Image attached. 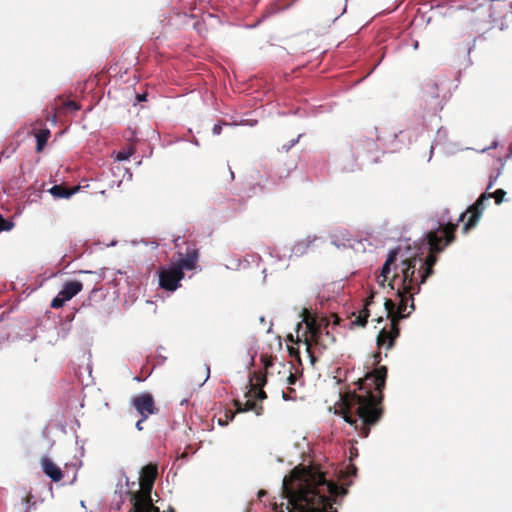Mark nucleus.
<instances>
[{"label": "nucleus", "instance_id": "0eeeda50", "mask_svg": "<svg viewBox=\"0 0 512 512\" xmlns=\"http://www.w3.org/2000/svg\"><path fill=\"white\" fill-rule=\"evenodd\" d=\"M83 288V285L79 281L66 282L62 289L58 292L57 296L51 301V307L59 309L64 304L76 296Z\"/></svg>", "mask_w": 512, "mask_h": 512}, {"label": "nucleus", "instance_id": "b1692460", "mask_svg": "<svg viewBox=\"0 0 512 512\" xmlns=\"http://www.w3.org/2000/svg\"><path fill=\"white\" fill-rule=\"evenodd\" d=\"M146 419H143V417L136 423V428L141 431L143 429L142 427V423L145 421Z\"/></svg>", "mask_w": 512, "mask_h": 512}, {"label": "nucleus", "instance_id": "39448f33", "mask_svg": "<svg viewBox=\"0 0 512 512\" xmlns=\"http://www.w3.org/2000/svg\"><path fill=\"white\" fill-rule=\"evenodd\" d=\"M304 326L299 325L297 331V341L303 342L307 351L312 354L313 347L320 346L321 333L315 321L308 316L303 319Z\"/></svg>", "mask_w": 512, "mask_h": 512}, {"label": "nucleus", "instance_id": "cd10ccee", "mask_svg": "<svg viewBox=\"0 0 512 512\" xmlns=\"http://www.w3.org/2000/svg\"><path fill=\"white\" fill-rule=\"evenodd\" d=\"M493 184H494V180H491L489 185H488V187H487V190L491 189Z\"/></svg>", "mask_w": 512, "mask_h": 512}, {"label": "nucleus", "instance_id": "f257e3e1", "mask_svg": "<svg viewBox=\"0 0 512 512\" xmlns=\"http://www.w3.org/2000/svg\"><path fill=\"white\" fill-rule=\"evenodd\" d=\"M454 224H447L438 235L439 231L429 232L423 244L430 252V255L423 260V252L406 255L399 247L389 252L380 273L376 276V282L380 287L388 286L393 298L385 299V310L390 318V328H383L378 337L379 347L390 349L399 331L397 322L401 318L409 316L414 311L413 295L418 293L420 285L425 282L432 273V267L436 262L435 252L442 250L440 243L445 238V245L452 242Z\"/></svg>", "mask_w": 512, "mask_h": 512}, {"label": "nucleus", "instance_id": "473e14b6", "mask_svg": "<svg viewBox=\"0 0 512 512\" xmlns=\"http://www.w3.org/2000/svg\"><path fill=\"white\" fill-rule=\"evenodd\" d=\"M289 340L293 341V336L292 335L289 336Z\"/></svg>", "mask_w": 512, "mask_h": 512}, {"label": "nucleus", "instance_id": "423d86ee", "mask_svg": "<svg viewBox=\"0 0 512 512\" xmlns=\"http://www.w3.org/2000/svg\"><path fill=\"white\" fill-rule=\"evenodd\" d=\"M159 285L166 291L173 292L179 287L180 281L184 278V273L177 270L172 264L163 266L158 271Z\"/></svg>", "mask_w": 512, "mask_h": 512}, {"label": "nucleus", "instance_id": "9d476101", "mask_svg": "<svg viewBox=\"0 0 512 512\" xmlns=\"http://www.w3.org/2000/svg\"><path fill=\"white\" fill-rule=\"evenodd\" d=\"M198 261V253L196 250H191L185 255H181L180 258L171 263L177 270L184 273L185 270H192L195 268L196 263Z\"/></svg>", "mask_w": 512, "mask_h": 512}, {"label": "nucleus", "instance_id": "20e7f679", "mask_svg": "<svg viewBox=\"0 0 512 512\" xmlns=\"http://www.w3.org/2000/svg\"><path fill=\"white\" fill-rule=\"evenodd\" d=\"M157 475V469L153 465L145 466L141 471V492L134 497L133 512H160L152 504L151 489Z\"/></svg>", "mask_w": 512, "mask_h": 512}, {"label": "nucleus", "instance_id": "f8f14e48", "mask_svg": "<svg viewBox=\"0 0 512 512\" xmlns=\"http://www.w3.org/2000/svg\"><path fill=\"white\" fill-rule=\"evenodd\" d=\"M79 190V187L73 189H66L60 185H54L49 191L55 198H70Z\"/></svg>", "mask_w": 512, "mask_h": 512}, {"label": "nucleus", "instance_id": "7c9ffc66", "mask_svg": "<svg viewBox=\"0 0 512 512\" xmlns=\"http://www.w3.org/2000/svg\"><path fill=\"white\" fill-rule=\"evenodd\" d=\"M417 47H418V42L416 41V42L414 43V48H415V49H417Z\"/></svg>", "mask_w": 512, "mask_h": 512}, {"label": "nucleus", "instance_id": "a878e982", "mask_svg": "<svg viewBox=\"0 0 512 512\" xmlns=\"http://www.w3.org/2000/svg\"><path fill=\"white\" fill-rule=\"evenodd\" d=\"M295 380H296V378L293 374H290L289 377L287 378V381L289 384H294Z\"/></svg>", "mask_w": 512, "mask_h": 512}, {"label": "nucleus", "instance_id": "bb28decb", "mask_svg": "<svg viewBox=\"0 0 512 512\" xmlns=\"http://www.w3.org/2000/svg\"><path fill=\"white\" fill-rule=\"evenodd\" d=\"M300 136L301 135H299L296 139L291 141V144L287 147V150L290 149L291 147H293L298 142Z\"/></svg>", "mask_w": 512, "mask_h": 512}, {"label": "nucleus", "instance_id": "2f4dec72", "mask_svg": "<svg viewBox=\"0 0 512 512\" xmlns=\"http://www.w3.org/2000/svg\"><path fill=\"white\" fill-rule=\"evenodd\" d=\"M116 243L113 241L108 246H114Z\"/></svg>", "mask_w": 512, "mask_h": 512}, {"label": "nucleus", "instance_id": "4be33fe9", "mask_svg": "<svg viewBox=\"0 0 512 512\" xmlns=\"http://www.w3.org/2000/svg\"><path fill=\"white\" fill-rule=\"evenodd\" d=\"M254 393L258 399H264L266 397L265 392L262 390H255Z\"/></svg>", "mask_w": 512, "mask_h": 512}, {"label": "nucleus", "instance_id": "4468645a", "mask_svg": "<svg viewBox=\"0 0 512 512\" xmlns=\"http://www.w3.org/2000/svg\"><path fill=\"white\" fill-rule=\"evenodd\" d=\"M235 406L237 409V412H246L254 410L257 415L261 414V407L256 408V405L251 400H247L245 403H242L240 401H235Z\"/></svg>", "mask_w": 512, "mask_h": 512}, {"label": "nucleus", "instance_id": "412c9836", "mask_svg": "<svg viewBox=\"0 0 512 512\" xmlns=\"http://www.w3.org/2000/svg\"><path fill=\"white\" fill-rule=\"evenodd\" d=\"M222 126L220 124H215L212 131L214 135H219L221 133Z\"/></svg>", "mask_w": 512, "mask_h": 512}, {"label": "nucleus", "instance_id": "dca6fc26", "mask_svg": "<svg viewBox=\"0 0 512 512\" xmlns=\"http://www.w3.org/2000/svg\"><path fill=\"white\" fill-rule=\"evenodd\" d=\"M13 228V223L7 221L0 215V232L9 231Z\"/></svg>", "mask_w": 512, "mask_h": 512}, {"label": "nucleus", "instance_id": "a211bd4d", "mask_svg": "<svg viewBox=\"0 0 512 512\" xmlns=\"http://www.w3.org/2000/svg\"><path fill=\"white\" fill-rule=\"evenodd\" d=\"M368 311L367 309L365 308V310L363 311L362 314H360L356 320L354 321V323L358 324V325H361V326H364L366 321H367V317H368Z\"/></svg>", "mask_w": 512, "mask_h": 512}, {"label": "nucleus", "instance_id": "7ed1b4c3", "mask_svg": "<svg viewBox=\"0 0 512 512\" xmlns=\"http://www.w3.org/2000/svg\"><path fill=\"white\" fill-rule=\"evenodd\" d=\"M386 374L384 366L367 373L359 380L357 391L340 395L339 401L335 404V413L342 415L347 423L359 430L361 437H367L370 426L380 418L381 410L378 405Z\"/></svg>", "mask_w": 512, "mask_h": 512}, {"label": "nucleus", "instance_id": "ddd939ff", "mask_svg": "<svg viewBox=\"0 0 512 512\" xmlns=\"http://www.w3.org/2000/svg\"><path fill=\"white\" fill-rule=\"evenodd\" d=\"M317 238L316 237H311V236H308L305 240H302V241H299L297 242L293 248H292V252L296 255V256H299L301 254H303L306 249L314 242L316 241Z\"/></svg>", "mask_w": 512, "mask_h": 512}, {"label": "nucleus", "instance_id": "aec40b11", "mask_svg": "<svg viewBox=\"0 0 512 512\" xmlns=\"http://www.w3.org/2000/svg\"><path fill=\"white\" fill-rule=\"evenodd\" d=\"M131 152L130 151H122V152H119L117 155H116V160L118 161H124V160H127L129 159V157L131 156Z\"/></svg>", "mask_w": 512, "mask_h": 512}, {"label": "nucleus", "instance_id": "9b49d317", "mask_svg": "<svg viewBox=\"0 0 512 512\" xmlns=\"http://www.w3.org/2000/svg\"><path fill=\"white\" fill-rule=\"evenodd\" d=\"M41 464L44 473L54 482H58L62 479L61 469L56 464H54L49 458H43Z\"/></svg>", "mask_w": 512, "mask_h": 512}, {"label": "nucleus", "instance_id": "f03ea898", "mask_svg": "<svg viewBox=\"0 0 512 512\" xmlns=\"http://www.w3.org/2000/svg\"><path fill=\"white\" fill-rule=\"evenodd\" d=\"M346 490L314 466H297L282 481V494L286 502L277 512H336L331 499Z\"/></svg>", "mask_w": 512, "mask_h": 512}, {"label": "nucleus", "instance_id": "6e6552de", "mask_svg": "<svg viewBox=\"0 0 512 512\" xmlns=\"http://www.w3.org/2000/svg\"><path fill=\"white\" fill-rule=\"evenodd\" d=\"M132 405L143 419H147L150 415L156 412L154 399L149 393H142L135 396L132 399Z\"/></svg>", "mask_w": 512, "mask_h": 512}, {"label": "nucleus", "instance_id": "5701e85b", "mask_svg": "<svg viewBox=\"0 0 512 512\" xmlns=\"http://www.w3.org/2000/svg\"><path fill=\"white\" fill-rule=\"evenodd\" d=\"M209 376H210V367H209V365H206V376H205L203 382L200 383V386H202L208 380Z\"/></svg>", "mask_w": 512, "mask_h": 512}, {"label": "nucleus", "instance_id": "2eb2a0df", "mask_svg": "<svg viewBox=\"0 0 512 512\" xmlns=\"http://www.w3.org/2000/svg\"><path fill=\"white\" fill-rule=\"evenodd\" d=\"M49 136H50V131L48 129L40 130L36 134V142H37L36 150L38 152H40L44 148V146L46 145V143L48 141Z\"/></svg>", "mask_w": 512, "mask_h": 512}, {"label": "nucleus", "instance_id": "c85d7f7f", "mask_svg": "<svg viewBox=\"0 0 512 512\" xmlns=\"http://www.w3.org/2000/svg\"><path fill=\"white\" fill-rule=\"evenodd\" d=\"M373 297H374V295H373V294H371V296H370L369 300H368V301H367V303H366V306L370 304V302L372 301Z\"/></svg>", "mask_w": 512, "mask_h": 512}, {"label": "nucleus", "instance_id": "393cba45", "mask_svg": "<svg viewBox=\"0 0 512 512\" xmlns=\"http://www.w3.org/2000/svg\"><path fill=\"white\" fill-rule=\"evenodd\" d=\"M67 105L72 110H78L79 109V107L77 106V104L75 102L70 101Z\"/></svg>", "mask_w": 512, "mask_h": 512}, {"label": "nucleus", "instance_id": "f3484780", "mask_svg": "<svg viewBox=\"0 0 512 512\" xmlns=\"http://www.w3.org/2000/svg\"><path fill=\"white\" fill-rule=\"evenodd\" d=\"M504 196H505V191L502 189H498L494 193L489 195V197L495 198L497 204L502 202Z\"/></svg>", "mask_w": 512, "mask_h": 512}, {"label": "nucleus", "instance_id": "c756f323", "mask_svg": "<svg viewBox=\"0 0 512 512\" xmlns=\"http://www.w3.org/2000/svg\"><path fill=\"white\" fill-rule=\"evenodd\" d=\"M143 100H145V95H140L139 96V101H143Z\"/></svg>", "mask_w": 512, "mask_h": 512}, {"label": "nucleus", "instance_id": "1a4fd4ad", "mask_svg": "<svg viewBox=\"0 0 512 512\" xmlns=\"http://www.w3.org/2000/svg\"><path fill=\"white\" fill-rule=\"evenodd\" d=\"M486 198H487V195L482 194L481 197L477 200V202L474 205H472L466 211V213H462L459 216L458 221H462L467 214H470L467 222L465 223V225L463 227L464 232H467L470 228L474 227L476 225V223L478 222L481 212L484 209L483 202Z\"/></svg>", "mask_w": 512, "mask_h": 512}, {"label": "nucleus", "instance_id": "6ab92c4d", "mask_svg": "<svg viewBox=\"0 0 512 512\" xmlns=\"http://www.w3.org/2000/svg\"><path fill=\"white\" fill-rule=\"evenodd\" d=\"M233 418H234V414H233V413H231V412H229V413H228V412H226V413H225V418H224V419L219 418L218 423H219V425H221V426H225V425H227L229 422H231V421L233 420Z\"/></svg>", "mask_w": 512, "mask_h": 512}]
</instances>
